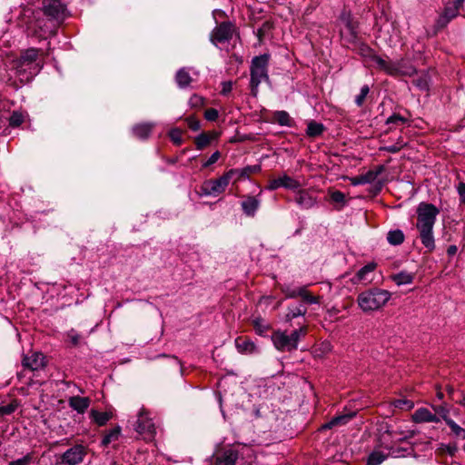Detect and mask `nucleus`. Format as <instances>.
Returning a JSON list of instances; mask_svg holds the SVG:
<instances>
[{
	"instance_id": "obj_1",
	"label": "nucleus",
	"mask_w": 465,
	"mask_h": 465,
	"mask_svg": "<svg viewBox=\"0 0 465 465\" xmlns=\"http://www.w3.org/2000/svg\"><path fill=\"white\" fill-rule=\"evenodd\" d=\"M439 214L440 209L426 202L420 203L416 209V228L421 243L429 252L435 249L433 227Z\"/></svg>"
},
{
	"instance_id": "obj_2",
	"label": "nucleus",
	"mask_w": 465,
	"mask_h": 465,
	"mask_svg": "<svg viewBox=\"0 0 465 465\" xmlns=\"http://www.w3.org/2000/svg\"><path fill=\"white\" fill-rule=\"evenodd\" d=\"M41 10H32L29 7L23 8V20L26 25L28 34L38 38H47L55 34L57 25L52 22L49 17H42Z\"/></svg>"
},
{
	"instance_id": "obj_3",
	"label": "nucleus",
	"mask_w": 465,
	"mask_h": 465,
	"mask_svg": "<svg viewBox=\"0 0 465 465\" xmlns=\"http://www.w3.org/2000/svg\"><path fill=\"white\" fill-rule=\"evenodd\" d=\"M40 52L37 48L26 49L15 61L16 74L22 82L30 81L41 71L43 60L40 58Z\"/></svg>"
},
{
	"instance_id": "obj_4",
	"label": "nucleus",
	"mask_w": 465,
	"mask_h": 465,
	"mask_svg": "<svg viewBox=\"0 0 465 465\" xmlns=\"http://www.w3.org/2000/svg\"><path fill=\"white\" fill-rule=\"evenodd\" d=\"M391 298V292L381 288H371L359 293L357 303L365 313L382 309Z\"/></svg>"
},
{
	"instance_id": "obj_5",
	"label": "nucleus",
	"mask_w": 465,
	"mask_h": 465,
	"mask_svg": "<svg viewBox=\"0 0 465 465\" xmlns=\"http://www.w3.org/2000/svg\"><path fill=\"white\" fill-rule=\"evenodd\" d=\"M270 61V54H263L254 56L252 59L250 66V88L253 96H257L259 85L262 82L269 81L268 65Z\"/></svg>"
},
{
	"instance_id": "obj_6",
	"label": "nucleus",
	"mask_w": 465,
	"mask_h": 465,
	"mask_svg": "<svg viewBox=\"0 0 465 465\" xmlns=\"http://www.w3.org/2000/svg\"><path fill=\"white\" fill-rule=\"evenodd\" d=\"M390 435L393 436L397 442H401L411 439L415 435V432L413 430H402L400 427H394L389 424L382 425L380 430L379 444L389 451L391 450V440L389 439Z\"/></svg>"
},
{
	"instance_id": "obj_7",
	"label": "nucleus",
	"mask_w": 465,
	"mask_h": 465,
	"mask_svg": "<svg viewBox=\"0 0 465 465\" xmlns=\"http://www.w3.org/2000/svg\"><path fill=\"white\" fill-rule=\"evenodd\" d=\"M41 11L57 26L69 16L66 5L62 0H43Z\"/></svg>"
},
{
	"instance_id": "obj_8",
	"label": "nucleus",
	"mask_w": 465,
	"mask_h": 465,
	"mask_svg": "<svg viewBox=\"0 0 465 465\" xmlns=\"http://www.w3.org/2000/svg\"><path fill=\"white\" fill-rule=\"evenodd\" d=\"M236 171H227L217 179L205 181L202 185L203 193L205 195H218L223 193Z\"/></svg>"
},
{
	"instance_id": "obj_9",
	"label": "nucleus",
	"mask_w": 465,
	"mask_h": 465,
	"mask_svg": "<svg viewBox=\"0 0 465 465\" xmlns=\"http://www.w3.org/2000/svg\"><path fill=\"white\" fill-rule=\"evenodd\" d=\"M381 71H384L391 76H411L416 73L415 67L404 59L397 61L385 59L384 66H382Z\"/></svg>"
},
{
	"instance_id": "obj_10",
	"label": "nucleus",
	"mask_w": 465,
	"mask_h": 465,
	"mask_svg": "<svg viewBox=\"0 0 465 465\" xmlns=\"http://www.w3.org/2000/svg\"><path fill=\"white\" fill-rule=\"evenodd\" d=\"M134 430L137 433L143 435L146 440L153 439L155 434L154 423L149 417V412L144 407H142L138 412Z\"/></svg>"
},
{
	"instance_id": "obj_11",
	"label": "nucleus",
	"mask_w": 465,
	"mask_h": 465,
	"mask_svg": "<svg viewBox=\"0 0 465 465\" xmlns=\"http://www.w3.org/2000/svg\"><path fill=\"white\" fill-rule=\"evenodd\" d=\"M234 25L231 22H222L211 33V42L214 45L228 42L234 34Z\"/></svg>"
},
{
	"instance_id": "obj_12",
	"label": "nucleus",
	"mask_w": 465,
	"mask_h": 465,
	"mask_svg": "<svg viewBox=\"0 0 465 465\" xmlns=\"http://www.w3.org/2000/svg\"><path fill=\"white\" fill-rule=\"evenodd\" d=\"M86 450L83 445H74L64 452L60 458L61 463L65 465H77L84 460Z\"/></svg>"
},
{
	"instance_id": "obj_13",
	"label": "nucleus",
	"mask_w": 465,
	"mask_h": 465,
	"mask_svg": "<svg viewBox=\"0 0 465 465\" xmlns=\"http://www.w3.org/2000/svg\"><path fill=\"white\" fill-rule=\"evenodd\" d=\"M22 365L32 371L42 370L46 366L45 357L41 352H32L23 357Z\"/></svg>"
},
{
	"instance_id": "obj_14",
	"label": "nucleus",
	"mask_w": 465,
	"mask_h": 465,
	"mask_svg": "<svg viewBox=\"0 0 465 465\" xmlns=\"http://www.w3.org/2000/svg\"><path fill=\"white\" fill-rule=\"evenodd\" d=\"M272 341L275 348L282 351H294V347L291 341L289 334L285 331H277L272 335Z\"/></svg>"
},
{
	"instance_id": "obj_15",
	"label": "nucleus",
	"mask_w": 465,
	"mask_h": 465,
	"mask_svg": "<svg viewBox=\"0 0 465 465\" xmlns=\"http://www.w3.org/2000/svg\"><path fill=\"white\" fill-rule=\"evenodd\" d=\"M411 420L415 423L440 422V417L436 415V413L424 407L417 409L411 415Z\"/></svg>"
},
{
	"instance_id": "obj_16",
	"label": "nucleus",
	"mask_w": 465,
	"mask_h": 465,
	"mask_svg": "<svg viewBox=\"0 0 465 465\" xmlns=\"http://www.w3.org/2000/svg\"><path fill=\"white\" fill-rule=\"evenodd\" d=\"M359 54L365 59L366 62H371L373 66L381 70L384 66L385 59L379 56L370 46L367 45H361L359 47Z\"/></svg>"
},
{
	"instance_id": "obj_17",
	"label": "nucleus",
	"mask_w": 465,
	"mask_h": 465,
	"mask_svg": "<svg viewBox=\"0 0 465 465\" xmlns=\"http://www.w3.org/2000/svg\"><path fill=\"white\" fill-rule=\"evenodd\" d=\"M382 170L383 167L380 166L377 170H370L366 173L352 177L350 179L351 183L352 185L371 183L376 180Z\"/></svg>"
},
{
	"instance_id": "obj_18",
	"label": "nucleus",
	"mask_w": 465,
	"mask_h": 465,
	"mask_svg": "<svg viewBox=\"0 0 465 465\" xmlns=\"http://www.w3.org/2000/svg\"><path fill=\"white\" fill-rule=\"evenodd\" d=\"M91 400L88 397L73 396L68 399V405L79 414H84L89 408Z\"/></svg>"
},
{
	"instance_id": "obj_19",
	"label": "nucleus",
	"mask_w": 465,
	"mask_h": 465,
	"mask_svg": "<svg viewBox=\"0 0 465 465\" xmlns=\"http://www.w3.org/2000/svg\"><path fill=\"white\" fill-rule=\"evenodd\" d=\"M342 20L344 21L345 25L341 29L340 32L341 38L349 44L354 43L357 39L358 34L355 25L350 20L349 17L342 18Z\"/></svg>"
},
{
	"instance_id": "obj_20",
	"label": "nucleus",
	"mask_w": 465,
	"mask_h": 465,
	"mask_svg": "<svg viewBox=\"0 0 465 465\" xmlns=\"http://www.w3.org/2000/svg\"><path fill=\"white\" fill-rule=\"evenodd\" d=\"M220 134L215 131L202 133L195 137L194 143L198 150H203L207 147L212 141L218 139Z\"/></svg>"
},
{
	"instance_id": "obj_21",
	"label": "nucleus",
	"mask_w": 465,
	"mask_h": 465,
	"mask_svg": "<svg viewBox=\"0 0 465 465\" xmlns=\"http://www.w3.org/2000/svg\"><path fill=\"white\" fill-rule=\"evenodd\" d=\"M238 453L232 449H228L217 455L215 465H235Z\"/></svg>"
},
{
	"instance_id": "obj_22",
	"label": "nucleus",
	"mask_w": 465,
	"mask_h": 465,
	"mask_svg": "<svg viewBox=\"0 0 465 465\" xmlns=\"http://www.w3.org/2000/svg\"><path fill=\"white\" fill-rule=\"evenodd\" d=\"M295 202L303 209H310L316 204V199L305 190H300L297 192Z\"/></svg>"
},
{
	"instance_id": "obj_23",
	"label": "nucleus",
	"mask_w": 465,
	"mask_h": 465,
	"mask_svg": "<svg viewBox=\"0 0 465 465\" xmlns=\"http://www.w3.org/2000/svg\"><path fill=\"white\" fill-rule=\"evenodd\" d=\"M377 267V264L375 262H370L361 268L354 278L352 279L353 283H359V282H371V279L368 277L370 273H371Z\"/></svg>"
},
{
	"instance_id": "obj_24",
	"label": "nucleus",
	"mask_w": 465,
	"mask_h": 465,
	"mask_svg": "<svg viewBox=\"0 0 465 465\" xmlns=\"http://www.w3.org/2000/svg\"><path fill=\"white\" fill-rule=\"evenodd\" d=\"M154 124L153 123L138 124L133 127V134L139 139H147L150 136Z\"/></svg>"
},
{
	"instance_id": "obj_25",
	"label": "nucleus",
	"mask_w": 465,
	"mask_h": 465,
	"mask_svg": "<svg viewBox=\"0 0 465 465\" xmlns=\"http://www.w3.org/2000/svg\"><path fill=\"white\" fill-rule=\"evenodd\" d=\"M241 204L242 211L246 215L254 216L260 206V201L254 196H247Z\"/></svg>"
},
{
	"instance_id": "obj_26",
	"label": "nucleus",
	"mask_w": 465,
	"mask_h": 465,
	"mask_svg": "<svg viewBox=\"0 0 465 465\" xmlns=\"http://www.w3.org/2000/svg\"><path fill=\"white\" fill-rule=\"evenodd\" d=\"M235 346L241 353H253L256 351L254 342L246 337L236 338Z\"/></svg>"
},
{
	"instance_id": "obj_27",
	"label": "nucleus",
	"mask_w": 465,
	"mask_h": 465,
	"mask_svg": "<svg viewBox=\"0 0 465 465\" xmlns=\"http://www.w3.org/2000/svg\"><path fill=\"white\" fill-rule=\"evenodd\" d=\"M112 418V411L101 412L94 409L90 411V419L98 426H104Z\"/></svg>"
},
{
	"instance_id": "obj_28",
	"label": "nucleus",
	"mask_w": 465,
	"mask_h": 465,
	"mask_svg": "<svg viewBox=\"0 0 465 465\" xmlns=\"http://www.w3.org/2000/svg\"><path fill=\"white\" fill-rule=\"evenodd\" d=\"M307 312V309L304 305L300 304L297 306L288 307V312L284 316L286 322H292L293 319L298 317H303Z\"/></svg>"
},
{
	"instance_id": "obj_29",
	"label": "nucleus",
	"mask_w": 465,
	"mask_h": 465,
	"mask_svg": "<svg viewBox=\"0 0 465 465\" xmlns=\"http://www.w3.org/2000/svg\"><path fill=\"white\" fill-rule=\"evenodd\" d=\"M262 170L260 164L248 165L242 169H230L229 171H236L234 175H237L235 182L242 179L249 178L252 173H259Z\"/></svg>"
},
{
	"instance_id": "obj_30",
	"label": "nucleus",
	"mask_w": 465,
	"mask_h": 465,
	"mask_svg": "<svg viewBox=\"0 0 465 465\" xmlns=\"http://www.w3.org/2000/svg\"><path fill=\"white\" fill-rule=\"evenodd\" d=\"M354 413L339 415L332 418L329 422L322 425V429H331L335 426L344 425L354 417Z\"/></svg>"
},
{
	"instance_id": "obj_31",
	"label": "nucleus",
	"mask_w": 465,
	"mask_h": 465,
	"mask_svg": "<svg viewBox=\"0 0 465 465\" xmlns=\"http://www.w3.org/2000/svg\"><path fill=\"white\" fill-rule=\"evenodd\" d=\"M175 81L180 88H186L190 85L193 79L186 69L182 68L176 73Z\"/></svg>"
},
{
	"instance_id": "obj_32",
	"label": "nucleus",
	"mask_w": 465,
	"mask_h": 465,
	"mask_svg": "<svg viewBox=\"0 0 465 465\" xmlns=\"http://www.w3.org/2000/svg\"><path fill=\"white\" fill-rule=\"evenodd\" d=\"M389 456V453H384L380 450H374L367 459L368 465H380Z\"/></svg>"
},
{
	"instance_id": "obj_33",
	"label": "nucleus",
	"mask_w": 465,
	"mask_h": 465,
	"mask_svg": "<svg viewBox=\"0 0 465 465\" xmlns=\"http://www.w3.org/2000/svg\"><path fill=\"white\" fill-rule=\"evenodd\" d=\"M27 116L25 112L14 111L8 119L9 126L12 128L19 127Z\"/></svg>"
},
{
	"instance_id": "obj_34",
	"label": "nucleus",
	"mask_w": 465,
	"mask_h": 465,
	"mask_svg": "<svg viewBox=\"0 0 465 465\" xmlns=\"http://www.w3.org/2000/svg\"><path fill=\"white\" fill-rule=\"evenodd\" d=\"M392 281L397 285L410 284L414 280V274L407 272H400L391 276Z\"/></svg>"
},
{
	"instance_id": "obj_35",
	"label": "nucleus",
	"mask_w": 465,
	"mask_h": 465,
	"mask_svg": "<svg viewBox=\"0 0 465 465\" xmlns=\"http://www.w3.org/2000/svg\"><path fill=\"white\" fill-rule=\"evenodd\" d=\"M307 326L304 323H302L299 327V329L292 331L291 334H289L291 341L295 350L298 347L300 340L307 334Z\"/></svg>"
},
{
	"instance_id": "obj_36",
	"label": "nucleus",
	"mask_w": 465,
	"mask_h": 465,
	"mask_svg": "<svg viewBox=\"0 0 465 465\" xmlns=\"http://www.w3.org/2000/svg\"><path fill=\"white\" fill-rule=\"evenodd\" d=\"M405 236L401 230L396 229L387 233V241L391 245H400L404 242Z\"/></svg>"
},
{
	"instance_id": "obj_37",
	"label": "nucleus",
	"mask_w": 465,
	"mask_h": 465,
	"mask_svg": "<svg viewBox=\"0 0 465 465\" xmlns=\"http://www.w3.org/2000/svg\"><path fill=\"white\" fill-rule=\"evenodd\" d=\"M280 177L281 188H285L289 190H296L301 187V183L299 181L293 179L288 174L284 173Z\"/></svg>"
},
{
	"instance_id": "obj_38",
	"label": "nucleus",
	"mask_w": 465,
	"mask_h": 465,
	"mask_svg": "<svg viewBox=\"0 0 465 465\" xmlns=\"http://www.w3.org/2000/svg\"><path fill=\"white\" fill-rule=\"evenodd\" d=\"M273 120L282 126H292V119L286 111H276Z\"/></svg>"
},
{
	"instance_id": "obj_39",
	"label": "nucleus",
	"mask_w": 465,
	"mask_h": 465,
	"mask_svg": "<svg viewBox=\"0 0 465 465\" xmlns=\"http://www.w3.org/2000/svg\"><path fill=\"white\" fill-rule=\"evenodd\" d=\"M324 131V126L322 124L317 123L315 121H311L308 123L306 134L310 137H317L320 136Z\"/></svg>"
},
{
	"instance_id": "obj_40",
	"label": "nucleus",
	"mask_w": 465,
	"mask_h": 465,
	"mask_svg": "<svg viewBox=\"0 0 465 465\" xmlns=\"http://www.w3.org/2000/svg\"><path fill=\"white\" fill-rule=\"evenodd\" d=\"M121 434V427L116 426L114 429L110 430L107 433L104 434L102 444L104 446L109 445L111 442L115 441L119 439Z\"/></svg>"
},
{
	"instance_id": "obj_41",
	"label": "nucleus",
	"mask_w": 465,
	"mask_h": 465,
	"mask_svg": "<svg viewBox=\"0 0 465 465\" xmlns=\"http://www.w3.org/2000/svg\"><path fill=\"white\" fill-rule=\"evenodd\" d=\"M299 297L302 298V302L308 304H316L319 303V297L312 295L308 290L306 286L301 287V293Z\"/></svg>"
},
{
	"instance_id": "obj_42",
	"label": "nucleus",
	"mask_w": 465,
	"mask_h": 465,
	"mask_svg": "<svg viewBox=\"0 0 465 465\" xmlns=\"http://www.w3.org/2000/svg\"><path fill=\"white\" fill-rule=\"evenodd\" d=\"M431 407L434 411V413H436V415L440 417V420L442 419L446 423L448 422V420H451L449 416L450 410L446 406V404L432 405Z\"/></svg>"
},
{
	"instance_id": "obj_43",
	"label": "nucleus",
	"mask_w": 465,
	"mask_h": 465,
	"mask_svg": "<svg viewBox=\"0 0 465 465\" xmlns=\"http://www.w3.org/2000/svg\"><path fill=\"white\" fill-rule=\"evenodd\" d=\"M451 433L458 439L465 440V429L457 424L452 419L446 423Z\"/></svg>"
},
{
	"instance_id": "obj_44",
	"label": "nucleus",
	"mask_w": 465,
	"mask_h": 465,
	"mask_svg": "<svg viewBox=\"0 0 465 465\" xmlns=\"http://www.w3.org/2000/svg\"><path fill=\"white\" fill-rule=\"evenodd\" d=\"M281 291L282 292L286 298L292 299L299 297L301 293V287L292 288L290 285L284 284L281 286Z\"/></svg>"
},
{
	"instance_id": "obj_45",
	"label": "nucleus",
	"mask_w": 465,
	"mask_h": 465,
	"mask_svg": "<svg viewBox=\"0 0 465 465\" xmlns=\"http://www.w3.org/2000/svg\"><path fill=\"white\" fill-rule=\"evenodd\" d=\"M460 6L454 5L453 3L448 4L443 10V15L446 17H449L450 20L455 18L459 15Z\"/></svg>"
},
{
	"instance_id": "obj_46",
	"label": "nucleus",
	"mask_w": 465,
	"mask_h": 465,
	"mask_svg": "<svg viewBox=\"0 0 465 465\" xmlns=\"http://www.w3.org/2000/svg\"><path fill=\"white\" fill-rule=\"evenodd\" d=\"M18 402L16 400L12 401L10 403L0 407V416L10 415L16 411Z\"/></svg>"
},
{
	"instance_id": "obj_47",
	"label": "nucleus",
	"mask_w": 465,
	"mask_h": 465,
	"mask_svg": "<svg viewBox=\"0 0 465 465\" xmlns=\"http://www.w3.org/2000/svg\"><path fill=\"white\" fill-rule=\"evenodd\" d=\"M392 404L395 408L406 411L411 410L414 406L413 401H409L407 399L395 400Z\"/></svg>"
},
{
	"instance_id": "obj_48",
	"label": "nucleus",
	"mask_w": 465,
	"mask_h": 465,
	"mask_svg": "<svg viewBox=\"0 0 465 465\" xmlns=\"http://www.w3.org/2000/svg\"><path fill=\"white\" fill-rule=\"evenodd\" d=\"M253 327L256 332L260 335L265 334L269 330V325L264 322L262 319H255L253 321Z\"/></svg>"
},
{
	"instance_id": "obj_49",
	"label": "nucleus",
	"mask_w": 465,
	"mask_h": 465,
	"mask_svg": "<svg viewBox=\"0 0 465 465\" xmlns=\"http://www.w3.org/2000/svg\"><path fill=\"white\" fill-rule=\"evenodd\" d=\"M370 93V87L365 84L361 88L360 94L355 97V104L361 107L363 105L365 98L367 97L368 94Z\"/></svg>"
},
{
	"instance_id": "obj_50",
	"label": "nucleus",
	"mask_w": 465,
	"mask_h": 465,
	"mask_svg": "<svg viewBox=\"0 0 465 465\" xmlns=\"http://www.w3.org/2000/svg\"><path fill=\"white\" fill-rule=\"evenodd\" d=\"M170 139L176 145L183 143L182 131L178 128L172 129L169 133Z\"/></svg>"
},
{
	"instance_id": "obj_51",
	"label": "nucleus",
	"mask_w": 465,
	"mask_h": 465,
	"mask_svg": "<svg viewBox=\"0 0 465 465\" xmlns=\"http://www.w3.org/2000/svg\"><path fill=\"white\" fill-rule=\"evenodd\" d=\"M407 118L398 114H393L392 115H391L390 117L387 118L386 120V124H395V125H399V124H404L405 123H407Z\"/></svg>"
},
{
	"instance_id": "obj_52",
	"label": "nucleus",
	"mask_w": 465,
	"mask_h": 465,
	"mask_svg": "<svg viewBox=\"0 0 465 465\" xmlns=\"http://www.w3.org/2000/svg\"><path fill=\"white\" fill-rule=\"evenodd\" d=\"M32 462L33 455L31 453H28L25 455L23 458L10 461L8 465H31Z\"/></svg>"
},
{
	"instance_id": "obj_53",
	"label": "nucleus",
	"mask_w": 465,
	"mask_h": 465,
	"mask_svg": "<svg viewBox=\"0 0 465 465\" xmlns=\"http://www.w3.org/2000/svg\"><path fill=\"white\" fill-rule=\"evenodd\" d=\"M204 104V99L200 96V95H197V94H193L191 96L190 100H189V104L192 106V107H201L203 106Z\"/></svg>"
},
{
	"instance_id": "obj_54",
	"label": "nucleus",
	"mask_w": 465,
	"mask_h": 465,
	"mask_svg": "<svg viewBox=\"0 0 465 465\" xmlns=\"http://www.w3.org/2000/svg\"><path fill=\"white\" fill-rule=\"evenodd\" d=\"M186 123L192 131H198L201 127L200 121L193 116L187 117Z\"/></svg>"
},
{
	"instance_id": "obj_55",
	"label": "nucleus",
	"mask_w": 465,
	"mask_h": 465,
	"mask_svg": "<svg viewBox=\"0 0 465 465\" xmlns=\"http://www.w3.org/2000/svg\"><path fill=\"white\" fill-rule=\"evenodd\" d=\"M219 113L214 108H209L204 112V117L207 121L214 122L217 120Z\"/></svg>"
},
{
	"instance_id": "obj_56",
	"label": "nucleus",
	"mask_w": 465,
	"mask_h": 465,
	"mask_svg": "<svg viewBox=\"0 0 465 465\" xmlns=\"http://www.w3.org/2000/svg\"><path fill=\"white\" fill-rule=\"evenodd\" d=\"M331 199L334 203H344V202H345V195H344L343 193H341L340 191H334V192H332L331 193Z\"/></svg>"
},
{
	"instance_id": "obj_57",
	"label": "nucleus",
	"mask_w": 465,
	"mask_h": 465,
	"mask_svg": "<svg viewBox=\"0 0 465 465\" xmlns=\"http://www.w3.org/2000/svg\"><path fill=\"white\" fill-rule=\"evenodd\" d=\"M220 157H221V153H220V152H219V151L214 152V153H213L209 157V159H208L205 163H203V168H207V167H209L210 165H212V164L215 163L219 160V158H220Z\"/></svg>"
},
{
	"instance_id": "obj_58",
	"label": "nucleus",
	"mask_w": 465,
	"mask_h": 465,
	"mask_svg": "<svg viewBox=\"0 0 465 465\" xmlns=\"http://www.w3.org/2000/svg\"><path fill=\"white\" fill-rule=\"evenodd\" d=\"M451 20L449 17H446L443 14L440 15L437 20V27L443 28L445 27Z\"/></svg>"
},
{
	"instance_id": "obj_59",
	"label": "nucleus",
	"mask_w": 465,
	"mask_h": 465,
	"mask_svg": "<svg viewBox=\"0 0 465 465\" xmlns=\"http://www.w3.org/2000/svg\"><path fill=\"white\" fill-rule=\"evenodd\" d=\"M266 188L270 191H274V190L281 188L280 177L270 181V183Z\"/></svg>"
},
{
	"instance_id": "obj_60",
	"label": "nucleus",
	"mask_w": 465,
	"mask_h": 465,
	"mask_svg": "<svg viewBox=\"0 0 465 465\" xmlns=\"http://www.w3.org/2000/svg\"><path fill=\"white\" fill-rule=\"evenodd\" d=\"M457 191L460 195V199L465 198V183L460 182L457 186Z\"/></svg>"
},
{
	"instance_id": "obj_61",
	"label": "nucleus",
	"mask_w": 465,
	"mask_h": 465,
	"mask_svg": "<svg viewBox=\"0 0 465 465\" xmlns=\"http://www.w3.org/2000/svg\"><path fill=\"white\" fill-rule=\"evenodd\" d=\"M232 84L231 82H224L223 84L222 94H226L230 93L232 91Z\"/></svg>"
},
{
	"instance_id": "obj_62",
	"label": "nucleus",
	"mask_w": 465,
	"mask_h": 465,
	"mask_svg": "<svg viewBox=\"0 0 465 465\" xmlns=\"http://www.w3.org/2000/svg\"><path fill=\"white\" fill-rule=\"evenodd\" d=\"M401 147H402V145L399 146L397 144H393V145L387 146L385 149L389 153H398Z\"/></svg>"
},
{
	"instance_id": "obj_63",
	"label": "nucleus",
	"mask_w": 465,
	"mask_h": 465,
	"mask_svg": "<svg viewBox=\"0 0 465 465\" xmlns=\"http://www.w3.org/2000/svg\"><path fill=\"white\" fill-rule=\"evenodd\" d=\"M69 336L72 343L76 346L79 343L80 336L77 333H74L73 331Z\"/></svg>"
},
{
	"instance_id": "obj_64",
	"label": "nucleus",
	"mask_w": 465,
	"mask_h": 465,
	"mask_svg": "<svg viewBox=\"0 0 465 465\" xmlns=\"http://www.w3.org/2000/svg\"><path fill=\"white\" fill-rule=\"evenodd\" d=\"M458 248L456 245H450L447 249V253L449 256H454L457 253Z\"/></svg>"
}]
</instances>
